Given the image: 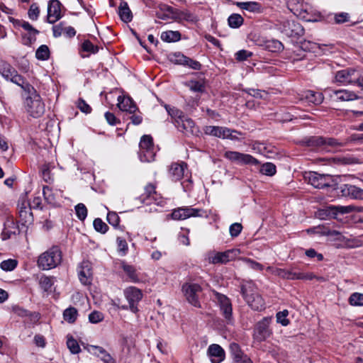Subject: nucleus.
<instances>
[{"mask_svg": "<svg viewBox=\"0 0 363 363\" xmlns=\"http://www.w3.org/2000/svg\"><path fill=\"white\" fill-rule=\"evenodd\" d=\"M122 269L127 274L130 281L136 283L140 281L137 270L133 266L123 262Z\"/></svg>", "mask_w": 363, "mask_h": 363, "instance_id": "obj_35", "label": "nucleus"}, {"mask_svg": "<svg viewBox=\"0 0 363 363\" xmlns=\"http://www.w3.org/2000/svg\"><path fill=\"white\" fill-rule=\"evenodd\" d=\"M43 194L45 199L50 203H52L55 201V197L52 194V189L48 186H44L43 189Z\"/></svg>", "mask_w": 363, "mask_h": 363, "instance_id": "obj_60", "label": "nucleus"}, {"mask_svg": "<svg viewBox=\"0 0 363 363\" xmlns=\"http://www.w3.org/2000/svg\"><path fill=\"white\" fill-rule=\"evenodd\" d=\"M118 14L121 19L124 22H130L132 21L133 15L128 7V3L122 1L118 7Z\"/></svg>", "mask_w": 363, "mask_h": 363, "instance_id": "obj_32", "label": "nucleus"}, {"mask_svg": "<svg viewBox=\"0 0 363 363\" xmlns=\"http://www.w3.org/2000/svg\"><path fill=\"white\" fill-rule=\"evenodd\" d=\"M104 319V315L102 313L94 311L89 315V320L91 323H98L102 321Z\"/></svg>", "mask_w": 363, "mask_h": 363, "instance_id": "obj_58", "label": "nucleus"}, {"mask_svg": "<svg viewBox=\"0 0 363 363\" xmlns=\"http://www.w3.org/2000/svg\"><path fill=\"white\" fill-rule=\"evenodd\" d=\"M276 274L283 279H312L313 276L312 274H306L303 273H297L292 270H286L283 269H278L276 271Z\"/></svg>", "mask_w": 363, "mask_h": 363, "instance_id": "obj_24", "label": "nucleus"}, {"mask_svg": "<svg viewBox=\"0 0 363 363\" xmlns=\"http://www.w3.org/2000/svg\"><path fill=\"white\" fill-rule=\"evenodd\" d=\"M224 157L240 165L257 166L259 164V161L252 155L236 151L225 152Z\"/></svg>", "mask_w": 363, "mask_h": 363, "instance_id": "obj_11", "label": "nucleus"}, {"mask_svg": "<svg viewBox=\"0 0 363 363\" xmlns=\"http://www.w3.org/2000/svg\"><path fill=\"white\" fill-rule=\"evenodd\" d=\"M187 172V164L185 162L172 163L169 169V176L172 181L181 180Z\"/></svg>", "mask_w": 363, "mask_h": 363, "instance_id": "obj_21", "label": "nucleus"}, {"mask_svg": "<svg viewBox=\"0 0 363 363\" xmlns=\"http://www.w3.org/2000/svg\"><path fill=\"white\" fill-rule=\"evenodd\" d=\"M238 6L242 9L251 12L258 11L260 9L259 4L255 1L239 2Z\"/></svg>", "mask_w": 363, "mask_h": 363, "instance_id": "obj_40", "label": "nucleus"}, {"mask_svg": "<svg viewBox=\"0 0 363 363\" xmlns=\"http://www.w3.org/2000/svg\"><path fill=\"white\" fill-rule=\"evenodd\" d=\"M252 53L245 50H239L235 53V59L238 61H244L246 60L248 57H251Z\"/></svg>", "mask_w": 363, "mask_h": 363, "instance_id": "obj_61", "label": "nucleus"}, {"mask_svg": "<svg viewBox=\"0 0 363 363\" xmlns=\"http://www.w3.org/2000/svg\"><path fill=\"white\" fill-rule=\"evenodd\" d=\"M0 74L6 80L12 82L21 86L22 89H23L25 85L28 84L24 78L21 75L18 74L17 71L9 64L3 63L0 65Z\"/></svg>", "mask_w": 363, "mask_h": 363, "instance_id": "obj_12", "label": "nucleus"}, {"mask_svg": "<svg viewBox=\"0 0 363 363\" xmlns=\"http://www.w3.org/2000/svg\"><path fill=\"white\" fill-rule=\"evenodd\" d=\"M123 295L129 303V310L137 313L139 311L138 303L143 296L142 291L135 286H128L124 289Z\"/></svg>", "mask_w": 363, "mask_h": 363, "instance_id": "obj_9", "label": "nucleus"}, {"mask_svg": "<svg viewBox=\"0 0 363 363\" xmlns=\"http://www.w3.org/2000/svg\"><path fill=\"white\" fill-rule=\"evenodd\" d=\"M82 50L95 54L99 51V47L94 45L90 40H86L82 43Z\"/></svg>", "mask_w": 363, "mask_h": 363, "instance_id": "obj_48", "label": "nucleus"}, {"mask_svg": "<svg viewBox=\"0 0 363 363\" xmlns=\"http://www.w3.org/2000/svg\"><path fill=\"white\" fill-rule=\"evenodd\" d=\"M281 31L285 35L293 38L300 37L304 33L302 26L292 20L284 21L281 27Z\"/></svg>", "mask_w": 363, "mask_h": 363, "instance_id": "obj_15", "label": "nucleus"}, {"mask_svg": "<svg viewBox=\"0 0 363 363\" xmlns=\"http://www.w3.org/2000/svg\"><path fill=\"white\" fill-rule=\"evenodd\" d=\"M165 108L169 115L174 120L175 124L178 122L179 120L185 116L182 111L175 107H170L169 106L166 105Z\"/></svg>", "mask_w": 363, "mask_h": 363, "instance_id": "obj_39", "label": "nucleus"}, {"mask_svg": "<svg viewBox=\"0 0 363 363\" xmlns=\"http://www.w3.org/2000/svg\"><path fill=\"white\" fill-rule=\"evenodd\" d=\"M341 192L344 196L363 199V189L351 184H344L341 186Z\"/></svg>", "mask_w": 363, "mask_h": 363, "instance_id": "obj_27", "label": "nucleus"}, {"mask_svg": "<svg viewBox=\"0 0 363 363\" xmlns=\"http://www.w3.org/2000/svg\"><path fill=\"white\" fill-rule=\"evenodd\" d=\"M78 315L77 310L74 307H69L63 312V318L69 323H73L77 320Z\"/></svg>", "mask_w": 363, "mask_h": 363, "instance_id": "obj_38", "label": "nucleus"}, {"mask_svg": "<svg viewBox=\"0 0 363 363\" xmlns=\"http://www.w3.org/2000/svg\"><path fill=\"white\" fill-rule=\"evenodd\" d=\"M75 212L77 218L80 220H84L87 216V209L84 204L83 203H78L75 206Z\"/></svg>", "mask_w": 363, "mask_h": 363, "instance_id": "obj_50", "label": "nucleus"}, {"mask_svg": "<svg viewBox=\"0 0 363 363\" xmlns=\"http://www.w3.org/2000/svg\"><path fill=\"white\" fill-rule=\"evenodd\" d=\"M308 184L318 189L332 186L333 179L330 174H320L315 172H310L305 176Z\"/></svg>", "mask_w": 363, "mask_h": 363, "instance_id": "obj_10", "label": "nucleus"}, {"mask_svg": "<svg viewBox=\"0 0 363 363\" xmlns=\"http://www.w3.org/2000/svg\"><path fill=\"white\" fill-rule=\"evenodd\" d=\"M204 213L201 208L191 207H182L174 209L172 213V218L174 220H184L190 217H201Z\"/></svg>", "mask_w": 363, "mask_h": 363, "instance_id": "obj_16", "label": "nucleus"}, {"mask_svg": "<svg viewBox=\"0 0 363 363\" xmlns=\"http://www.w3.org/2000/svg\"><path fill=\"white\" fill-rule=\"evenodd\" d=\"M28 206L29 204L25 201L18 204L19 216L25 223L30 221L32 218L30 207H28Z\"/></svg>", "mask_w": 363, "mask_h": 363, "instance_id": "obj_34", "label": "nucleus"}, {"mask_svg": "<svg viewBox=\"0 0 363 363\" xmlns=\"http://www.w3.org/2000/svg\"><path fill=\"white\" fill-rule=\"evenodd\" d=\"M40 15V9L37 4L33 3L30 5L28 11V16L32 21H37Z\"/></svg>", "mask_w": 363, "mask_h": 363, "instance_id": "obj_51", "label": "nucleus"}, {"mask_svg": "<svg viewBox=\"0 0 363 363\" xmlns=\"http://www.w3.org/2000/svg\"><path fill=\"white\" fill-rule=\"evenodd\" d=\"M13 226V223L12 221L8 220L4 223V228L1 233V238L3 240H7L10 238L11 235L14 233V231L8 229V227ZM14 228V227H13Z\"/></svg>", "mask_w": 363, "mask_h": 363, "instance_id": "obj_56", "label": "nucleus"}, {"mask_svg": "<svg viewBox=\"0 0 363 363\" xmlns=\"http://www.w3.org/2000/svg\"><path fill=\"white\" fill-rule=\"evenodd\" d=\"M353 210L352 206H330L326 209L322 210L320 215L325 214L326 216H333L335 217L338 213L345 214L351 212Z\"/></svg>", "mask_w": 363, "mask_h": 363, "instance_id": "obj_28", "label": "nucleus"}, {"mask_svg": "<svg viewBox=\"0 0 363 363\" xmlns=\"http://www.w3.org/2000/svg\"><path fill=\"white\" fill-rule=\"evenodd\" d=\"M228 22L230 27L237 28L243 23V18L240 14L233 13L228 17Z\"/></svg>", "mask_w": 363, "mask_h": 363, "instance_id": "obj_42", "label": "nucleus"}, {"mask_svg": "<svg viewBox=\"0 0 363 363\" xmlns=\"http://www.w3.org/2000/svg\"><path fill=\"white\" fill-rule=\"evenodd\" d=\"M39 284L41 289L45 291H50L54 284V281L52 277L43 276L40 279Z\"/></svg>", "mask_w": 363, "mask_h": 363, "instance_id": "obj_43", "label": "nucleus"}, {"mask_svg": "<svg viewBox=\"0 0 363 363\" xmlns=\"http://www.w3.org/2000/svg\"><path fill=\"white\" fill-rule=\"evenodd\" d=\"M215 298L219 306L220 314L223 315L227 324L233 322V308L230 300L225 296L218 292H214Z\"/></svg>", "mask_w": 363, "mask_h": 363, "instance_id": "obj_7", "label": "nucleus"}, {"mask_svg": "<svg viewBox=\"0 0 363 363\" xmlns=\"http://www.w3.org/2000/svg\"><path fill=\"white\" fill-rule=\"evenodd\" d=\"M178 130L186 135H196L199 133L198 128L190 118L184 116L175 124Z\"/></svg>", "mask_w": 363, "mask_h": 363, "instance_id": "obj_19", "label": "nucleus"}, {"mask_svg": "<svg viewBox=\"0 0 363 363\" xmlns=\"http://www.w3.org/2000/svg\"><path fill=\"white\" fill-rule=\"evenodd\" d=\"M301 99L313 104H320L323 101V96L321 93L307 90L302 94Z\"/></svg>", "mask_w": 363, "mask_h": 363, "instance_id": "obj_31", "label": "nucleus"}, {"mask_svg": "<svg viewBox=\"0 0 363 363\" xmlns=\"http://www.w3.org/2000/svg\"><path fill=\"white\" fill-rule=\"evenodd\" d=\"M307 145L314 147H320L326 151H333L344 145V143L333 138H324L322 136H313L308 139Z\"/></svg>", "mask_w": 363, "mask_h": 363, "instance_id": "obj_5", "label": "nucleus"}, {"mask_svg": "<svg viewBox=\"0 0 363 363\" xmlns=\"http://www.w3.org/2000/svg\"><path fill=\"white\" fill-rule=\"evenodd\" d=\"M62 261V252L57 246H53L38 258V264L43 270L55 268Z\"/></svg>", "mask_w": 363, "mask_h": 363, "instance_id": "obj_4", "label": "nucleus"}, {"mask_svg": "<svg viewBox=\"0 0 363 363\" xmlns=\"http://www.w3.org/2000/svg\"><path fill=\"white\" fill-rule=\"evenodd\" d=\"M169 60L174 64L187 66L193 69L199 70L201 65L199 62L194 60L181 52H174L169 55Z\"/></svg>", "mask_w": 363, "mask_h": 363, "instance_id": "obj_17", "label": "nucleus"}, {"mask_svg": "<svg viewBox=\"0 0 363 363\" xmlns=\"http://www.w3.org/2000/svg\"><path fill=\"white\" fill-rule=\"evenodd\" d=\"M118 107L122 111H126L129 113H134L138 107L131 98L119 96L118 97Z\"/></svg>", "mask_w": 363, "mask_h": 363, "instance_id": "obj_26", "label": "nucleus"}, {"mask_svg": "<svg viewBox=\"0 0 363 363\" xmlns=\"http://www.w3.org/2000/svg\"><path fill=\"white\" fill-rule=\"evenodd\" d=\"M78 276L79 281L84 285H88L91 283L92 277V269L91 263L88 261H83L78 269Z\"/></svg>", "mask_w": 363, "mask_h": 363, "instance_id": "obj_22", "label": "nucleus"}, {"mask_svg": "<svg viewBox=\"0 0 363 363\" xmlns=\"http://www.w3.org/2000/svg\"><path fill=\"white\" fill-rule=\"evenodd\" d=\"M188 86H189L190 90L193 91L194 92H203L204 91L203 83H202L201 82L191 80L189 82Z\"/></svg>", "mask_w": 363, "mask_h": 363, "instance_id": "obj_54", "label": "nucleus"}, {"mask_svg": "<svg viewBox=\"0 0 363 363\" xmlns=\"http://www.w3.org/2000/svg\"><path fill=\"white\" fill-rule=\"evenodd\" d=\"M94 227L97 232L101 233H105L108 229V225L99 218L94 220Z\"/></svg>", "mask_w": 363, "mask_h": 363, "instance_id": "obj_52", "label": "nucleus"}, {"mask_svg": "<svg viewBox=\"0 0 363 363\" xmlns=\"http://www.w3.org/2000/svg\"><path fill=\"white\" fill-rule=\"evenodd\" d=\"M271 321V317H264L256 324L254 337L259 342L264 341L271 335L272 331L269 329Z\"/></svg>", "mask_w": 363, "mask_h": 363, "instance_id": "obj_13", "label": "nucleus"}, {"mask_svg": "<svg viewBox=\"0 0 363 363\" xmlns=\"http://www.w3.org/2000/svg\"><path fill=\"white\" fill-rule=\"evenodd\" d=\"M17 260L13 259H9L1 262L0 268L5 272H11L17 267Z\"/></svg>", "mask_w": 363, "mask_h": 363, "instance_id": "obj_45", "label": "nucleus"}, {"mask_svg": "<svg viewBox=\"0 0 363 363\" xmlns=\"http://www.w3.org/2000/svg\"><path fill=\"white\" fill-rule=\"evenodd\" d=\"M321 233L323 235L332 237L334 238V240H342L344 239V236L338 231L337 230H327L323 231Z\"/></svg>", "mask_w": 363, "mask_h": 363, "instance_id": "obj_63", "label": "nucleus"}, {"mask_svg": "<svg viewBox=\"0 0 363 363\" xmlns=\"http://www.w3.org/2000/svg\"><path fill=\"white\" fill-rule=\"evenodd\" d=\"M230 350L233 361L239 358L244 353L241 351L240 346L236 343H231L230 345Z\"/></svg>", "mask_w": 363, "mask_h": 363, "instance_id": "obj_55", "label": "nucleus"}, {"mask_svg": "<svg viewBox=\"0 0 363 363\" xmlns=\"http://www.w3.org/2000/svg\"><path fill=\"white\" fill-rule=\"evenodd\" d=\"M240 253L239 249H230L225 252H216L209 256V262L212 264H225L235 259Z\"/></svg>", "mask_w": 363, "mask_h": 363, "instance_id": "obj_14", "label": "nucleus"}, {"mask_svg": "<svg viewBox=\"0 0 363 363\" xmlns=\"http://www.w3.org/2000/svg\"><path fill=\"white\" fill-rule=\"evenodd\" d=\"M67 346L72 354H78L81 351L77 341L72 336L67 337Z\"/></svg>", "mask_w": 363, "mask_h": 363, "instance_id": "obj_46", "label": "nucleus"}, {"mask_svg": "<svg viewBox=\"0 0 363 363\" xmlns=\"http://www.w3.org/2000/svg\"><path fill=\"white\" fill-rule=\"evenodd\" d=\"M23 89L27 94L24 100L26 112L33 118H40L45 111V104L42 101L41 96L29 84H26Z\"/></svg>", "mask_w": 363, "mask_h": 363, "instance_id": "obj_1", "label": "nucleus"}, {"mask_svg": "<svg viewBox=\"0 0 363 363\" xmlns=\"http://www.w3.org/2000/svg\"><path fill=\"white\" fill-rule=\"evenodd\" d=\"M208 355L213 363H220L225 358L223 349L217 344L211 345L208 348Z\"/></svg>", "mask_w": 363, "mask_h": 363, "instance_id": "obj_25", "label": "nucleus"}, {"mask_svg": "<svg viewBox=\"0 0 363 363\" xmlns=\"http://www.w3.org/2000/svg\"><path fill=\"white\" fill-rule=\"evenodd\" d=\"M260 172L264 175L273 176L276 173V166L271 162H267L262 165Z\"/></svg>", "mask_w": 363, "mask_h": 363, "instance_id": "obj_47", "label": "nucleus"}, {"mask_svg": "<svg viewBox=\"0 0 363 363\" xmlns=\"http://www.w3.org/2000/svg\"><path fill=\"white\" fill-rule=\"evenodd\" d=\"M294 15L306 21H313V16L311 13V8L306 4L298 3L294 7L291 8Z\"/></svg>", "mask_w": 363, "mask_h": 363, "instance_id": "obj_23", "label": "nucleus"}, {"mask_svg": "<svg viewBox=\"0 0 363 363\" xmlns=\"http://www.w3.org/2000/svg\"><path fill=\"white\" fill-rule=\"evenodd\" d=\"M139 157L143 162H150L155 160V152L152 138L149 135H143L140 141Z\"/></svg>", "mask_w": 363, "mask_h": 363, "instance_id": "obj_6", "label": "nucleus"}, {"mask_svg": "<svg viewBox=\"0 0 363 363\" xmlns=\"http://www.w3.org/2000/svg\"><path fill=\"white\" fill-rule=\"evenodd\" d=\"M333 94L337 100L342 101H352L358 99L357 95L354 92L345 89L334 91Z\"/></svg>", "mask_w": 363, "mask_h": 363, "instance_id": "obj_33", "label": "nucleus"}, {"mask_svg": "<svg viewBox=\"0 0 363 363\" xmlns=\"http://www.w3.org/2000/svg\"><path fill=\"white\" fill-rule=\"evenodd\" d=\"M245 263V264L249 267L250 268L254 269V270H257V271H262L263 270V266L259 263V262H257L250 258H242L241 259Z\"/></svg>", "mask_w": 363, "mask_h": 363, "instance_id": "obj_53", "label": "nucleus"}, {"mask_svg": "<svg viewBox=\"0 0 363 363\" xmlns=\"http://www.w3.org/2000/svg\"><path fill=\"white\" fill-rule=\"evenodd\" d=\"M77 107L82 112L85 113H89L91 111L90 106L82 99L78 100Z\"/></svg>", "mask_w": 363, "mask_h": 363, "instance_id": "obj_62", "label": "nucleus"}, {"mask_svg": "<svg viewBox=\"0 0 363 363\" xmlns=\"http://www.w3.org/2000/svg\"><path fill=\"white\" fill-rule=\"evenodd\" d=\"M89 350L90 352L101 357V359L105 363H112L113 359L109 353L102 347L96 345H89Z\"/></svg>", "mask_w": 363, "mask_h": 363, "instance_id": "obj_30", "label": "nucleus"}, {"mask_svg": "<svg viewBox=\"0 0 363 363\" xmlns=\"http://www.w3.org/2000/svg\"><path fill=\"white\" fill-rule=\"evenodd\" d=\"M182 291L186 301L196 308H201L199 301L200 294L202 291L201 286L195 283H186L182 286Z\"/></svg>", "mask_w": 363, "mask_h": 363, "instance_id": "obj_8", "label": "nucleus"}, {"mask_svg": "<svg viewBox=\"0 0 363 363\" xmlns=\"http://www.w3.org/2000/svg\"><path fill=\"white\" fill-rule=\"evenodd\" d=\"M160 38L164 42H177L180 40L181 34L179 31L168 30L162 32Z\"/></svg>", "mask_w": 363, "mask_h": 363, "instance_id": "obj_36", "label": "nucleus"}, {"mask_svg": "<svg viewBox=\"0 0 363 363\" xmlns=\"http://www.w3.org/2000/svg\"><path fill=\"white\" fill-rule=\"evenodd\" d=\"M107 220L109 223V224L112 225L114 227H116L119 225L120 218L116 213L108 212L107 215Z\"/></svg>", "mask_w": 363, "mask_h": 363, "instance_id": "obj_59", "label": "nucleus"}, {"mask_svg": "<svg viewBox=\"0 0 363 363\" xmlns=\"http://www.w3.org/2000/svg\"><path fill=\"white\" fill-rule=\"evenodd\" d=\"M335 82L343 85H357L363 89V74L352 68L337 72L335 76Z\"/></svg>", "mask_w": 363, "mask_h": 363, "instance_id": "obj_3", "label": "nucleus"}, {"mask_svg": "<svg viewBox=\"0 0 363 363\" xmlns=\"http://www.w3.org/2000/svg\"><path fill=\"white\" fill-rule=\"evenodd\" d=\"M289 312L287 310H284L277 313V320L279 323H281L284 326H286L289 323V320L286 318Z\"/></svg>", "mask_w": 363, "mask_h": 363, "instance_id": "obj_57", "label": "nucleus"}, {"mask_svg": "<svg viewBox=\"0 0 363 363\" xmlns=\"http://www.w3.org/2000/svg\"><path fill=\"white\" fill-rule=\"evenodd\" d=\"M241 293L249 305L255 311H262L264 308V301L257 292L256 287L252 281H246L241 286Z\"/></svg>", "mask_w": 363, "mask_h": 363, "instance_id": "obj_2", "label": "nucleus"}, {"mask_svg": "<svg viewBox=\"0 0 363 363\" xmlns=\"http://www.w3.org/2000/svg\"><path fill=\"white\" fill-rule=\"evenodd\" d=\"M174 19L185 20L186 21L194 22L197 20V18L190 11L186 10L182 11H178V13H176L174 16Z\"/></svg>", "mask_w": 363, "mask_h": 363, "instance_id": "obj_41", "label": "nucleus"}, {"mask_svg": "<svg viewBox=\"0 0 363 363\" xmlns=\"http://www.w3.org/2000/svg\"><path fill=\"white\" fill-rule=\"evenodd\" d=\"M50 56V50L47 45H40L35 52V57L37 59L40 60H45L49 58Z\"/></svg>", "mask_w": 363, "mask_h": 363, "instance_id": "obj_44", "label": "nucleus"}, {"mask_svg": "<svg viewBox=\"0 0 363 363\" xmlns=\"http://www.w3.org/2000/svg\"><path fill=\"white\" fill-rule=\"evenodd\" d=\"M61 4L58 0H51L48 3L47 21L55 23L61 18Z\"/></svg>", "mask_w": 363, "mask_h": 363, "instance_id": "obj_20", "label": "nucleus"}, {"mask_svg": "<svg viewBox=\"0 0 363 363\" xmlns=\"http://www.w3.org/2000/svg\"><path fill=\"white\" fill-rule=\"evenodd\" d=\"M204 133L206 135L223 138L230 136V129L225 127L213 125L206 126L204 128Z\"/></svg>", "mask_w": 363, "mask_h": 363, "instance_id": "obj_29", "label": "nucleus"}, {"mask_svg": "<svg viewBox=\"0 0 363 363\" xmlns=\"http://www.w3.org/2000/svg\"><path fill=\"white\" fill-rule=\"evenodd\" d=\"M242 229V226L240 223H235L230 226V234L232 237H237Z\"/></svg>", "mask_w": 363, "mask_h": 363, "instance_id": "obj_64", "label": "nucleus"}, {"mask_svg": "<svg viewBox=\"0 0 363 363\" xmlns=\"http://www.w3.org/2000/svg\"><path fill=\"white\" fill-rule=\"evenodd\" d=\"M349 303L352 306H363V294L353 293L349 298Z\"/></svg>", "mask_w": 363, "mask_h": 363, "instance_id": "obj_49", "label": "nucleus"}, {"mask_svg": "<svg viewBox=\"0 0 363 363\" xmlns=\"http://www.w3.org/2000/svg\"><path fill=\"white\" fill-rule=\"evenodd\" d=\"M265 48L270 52H280L283 50V44L277 40H268L264 42Z\"/></svg>", "mask_w": 363, "mask_h": 363, "instance_id": "obj_37", "label": "nucleus"}, {"mask_svg": "<svg viewBox=\"0 0 363 363\" xmlns=\"http://www.w3.org/2000/svg\"><path fill=\"white\" fill-rule=\"evenodd\" d=\"M142 203L150 205L153 202L157 205H162L163 201L158 197L155 191V186L152 184H149L145 187V192L140 196Z\"/></svg>", "mask_w": 363, "mask_h": 363, "instance_id": "obj_18", "label": "nucleus"}]
</instances>
